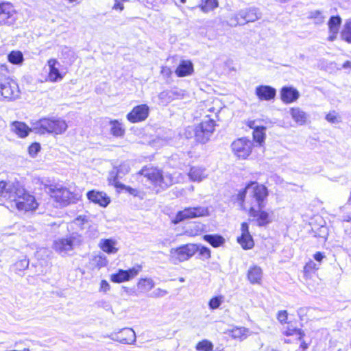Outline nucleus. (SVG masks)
<instances>
[{"instance_id":"7","label":"nucleus","mask_w":351,"mask_h":351,"mask_svg":"<svg viewBox=\"0 0 351 351\" xmlns=\"http://www.w3.org/2000/svg\"><path fill=\"white\" fill-rule=\"evenodd\" d=\"M82 242V237L77 233H73L68 237L56 240L53 243V248L60 254L64 256Z\"/></svg>"},{"instance_id":"20","label":"nucleus","mask_w":351,"mask_h":351,"mask_svg":"<svg viewBox=\"0 0 351 351\" xmlns=\"http://www.w3.org/2000/svg\"><path fill=\"white\" fill-rule=\"evenodd\" d=\"M276 94V89L269 86L261 85L256 88V95L260 100H271L275 97Z\"/></svg>"},{"instance_id":"30","label":"nucleus","mask_w":351,"mask_h":351,"mask_svg":"<svg viewBox=\"0 0 351 351\" xmlns=\"http://www.w3.org/2000/svg\"><path fill=\"white\" fill-rule=\"evenodd\" d=\"M109 182L110 184L114 185L117 188L125 190L126 192L133 195L134 197H140L142 198V197L141 196V192L139 191L120 183L119 181L117 180L116 177H114L113 179L110 178Z\"/></svg>"},{"instance_id":"33","label":"nucleus","mask_w":351,"mask_h":351,"mask_svg":"<svg viewBox=\"0 0 351 351\" xmlns=\"http://www.w3.org/2000/svg\"><path fill=\"white\" fill-rule=\"evenodd\" d=\"M130 170V165L127 162H124L121 163L117 169L116 173L112 171L108 177V179L111 178L113 179L114 177L117 178V180L118 181V177H122L127 174Z\"/></svg>"},{"instance_id":"35","label":"nucleus","mask_w":351,"mask_h":351,"mask_svg":"<svg viewBox=\"0 0 351 351\" xmlns=\"http://www.w3.org/2000/svg\"><path fill=\"white\" fill-rule=\"evenodd\" d=\"M111 125V134L117 137L123 136L125 133V129L123 128L121 123L117 120L110 121Z\"/></svg>"},{"instance_id":"42","label":"nucleus","mask_w":351,"mask_h":351,"mask_svg":"<svg viewBox=\"0 0 351 351\" xmlns=\"http://www.w3.org/2000/svg\"><path fill=\"white\" fill-rule=\"evenodd\" d=\"M92 261H93V264H94L95 266H97L99 268L105 267L108 264V261L106 258V257L104 256H101V255L95 256L93 258Z\"/></svg>"},{"instance_id":"19","label":"nucleus","mask_w":351,"mask_h":351,"mask_svg":"<svg viewBox=\"0 0 351 351\" xmlns=\"http://www.w3.org/2000/svg\"><path fill=\"white\" fill-rule=\"evenodd\" d=\"M300 97V93L293 87L285 86L280 90V97L285 104H290L295 101Z\"/></svg>"},{"instance_id":"34","label":"nucleus","mask_w":351,"mask_h":351,"mask_svg":"<svg viewBox=\"0 0 351 351\" xmlns=\"http://www.w3.org/2000/svg\"><path fill=\"white\" fill-rule=\"evenodd\" d=\"M114 245L115 242L112 239H104L101 242V248L108 254H114L117 252Z\"/></svg>"},{"instance_id":"46","label":"nucleus","mask_w":351,"mask_h":351,"mask_svg":"<svg viewBox=\"0 0 351 351\" xmlns=\"http://www.w3.org/2000/svg\"><path fill=\"white\" fill-rule=\"evenodd\" d=\"M318 269V266L313 261H309L304 267V273L306 276L308 275L310 272Z\"/></svg>"},{"instance_id":"16","label":"nucleus","mask_w":351,"mask_h":351,"mask_svg":"<svg viewBox=\"0 0 351 351\" xmlns=\"http://www.w3.org/2000/svg\"><path fill=\"white\" fill-rule=\"evenodd\" d=\"M47 66H49L47 81L55 83L61 81L64 78V73L60 72L59 69L60 64L56 59L50 58L47 61Z\"/></svg>"},{"instance_id":"17","label":"nucleus","mask_w":351,"mask_h":351,"mask_svg":"<svg viewBox=\"0 0 351 351\" xmlns=\"http://www.w3.org/2000/svg\"><path fill=\"white\" fill-rule=\"evenodd\" d=\"M241 235L238 237L239 243L245 250L252 249L254 245L252 237L249 232V226L247 223L243 222L241 227Z\"/></svg>"},{"instance_id":"4","label":"nucleus","mask_w":351,"mask_h":351,"mask_svg":"<svg viewBox=\"0 0 351 351\" xmlns=\"http://www.w3.org/2000/svg\"><path fill=\"white\" fill-rule=\"evenodd\" d=\"M215 119H205L198 125L189 126L186 129L185 135L186 138H191L194 136L196 141L204 144L208 142L215 130Z\"/></svg>"},{"instance_id":"51","label":"nucleus","mask_w":351,"mask_h":351,"mask_svg":"<svg viewBox=\"0 0 351 351\" xmlns=\"http://www.w3.org/2000/svg\"><path fill=\"white\" fill-rule=\"evenodd\" d=\"M286 335L287 336L297 335H299L300 339H301L302 336L304 335L302 331L300 329L296 328H288L287 330L286 331Z\"/></svg>"},{"instance_id":"22","label":"nucleus","mask_w":351,"mask_h":351,"mask_svg":"<svg viewBox=\"0 0 351 351\" xmlns=\"http://www.w3.org/2000/svg\"><path fill=\"white\" fill-rule=\"evenodd\" d=\"M17 186V184H15L12 182H5L4 181L0 182V197L7 199H10L13 197L15 189Z\"/></svg>"},{"instance_id":"64","label":"nucleus","mask_w":351,"mask_h":351,"mask_svg":"<svg viewBox=\"0 0 351 351\" xmlns=\"http://www.w3.org/2000/svg\"><path fill=\"white\" fill-rule=\"evenodd\" d=\"M138 1H141V2H143V3H147V4H152V2L151 1L149 0H138Z\"/></svg>"},{"instance_id":"1","label":"nucleus","mask_w":351,"mask_h":351,"mask_svg":"<svg viewBox=\"0 0 351 351\" xmlns=\"http://www.w3.org/2000/svg\"><path fill=\"white\" fill-rule=\"evenodd\" d=\"M267 196V189L256 182L248 183L237 195L241 208L247 210V204L250 216L256 217L259 226H265L271 222L268 213L262 210L265 206Z\"/></svg>"},{"instance_id":"48","label":"nucleus","mask_w":351,"mask_h":351,"mask_svg":"<svg viewBox=\"0 0 351 351\" xmlns=\"http://www.w3.org/2000/svg\"><path fill=\"white\" fill-rule=\"evenodd\" d=\"M197 252L203 258L208 259L210 257V250L207 247L198 245Z\"/></svg>"},{"instance_id":"36","label":"nucleus","mask_w":351,"mask_h":351,"mask_svg":"<svg viewBox=\"0 0 351 351\" xmlns=\"http://www.w3.org/2000/svg\"><path fill=\"white\" fill-rule=\"evenodd\" d=\"M8 60L13 64H21L24 58L23 53L20 51H12L8 54Z\"/></svg>"},{"instance_id":"8","label":"nucleus","mask_w":351,"mask_h":351,"mask_svg":"<svg viewBox=\"0 0 351 351\" xmlns=\"http://www.w3.org/2000/svg\"><path fill=\"white\" fill-rule=\"evenodd\" d=\"M49 194L56 203V206H65L74 200V195L67 188L58 185L49 187Z\"/></svg>"},{"instance_id":"40","label":"nucleus","mask_w":351,"mask_h":351,"mask_svg":"<svg viewBox=\"0 0 351 351\" xmlns=\"http://www.w3.org/2000/svg\"><path fill=\"white\" fill-rule=\"evenodd\" d=\"M195 348L198 351H212L213 349V344L211 341L207 339H204L196 345Z\"/></svg>"},{"instance_id":"18","label":"nucleus","mask_w":351,"mask_h":351,"mask_svg":"<svg viewBox=\"0 0 351 351\" xmlns=\"http://www.w3.org/2000/svg\"><path fill=\"white\" fill-rule=\"evenodd\" d=\"M86 195L90 202L101 207H106L110 202V197L104 192L93 190L88 191Z\"/></svg>"},{"instance_id":"53","label":"nucleus","mask_w":351,"mask_h":351,"mask_svg":"<svg viewBox=\"0 0 351 351\" xmlns=\"http://www.w3.org/2000/svg\"><path fill=\"white\" fill-rule=\"evenodd\" d=\"M110 286L106 280H102L100 282L99 291L106 293L110 290Z\"/></svg>"},{"instance_id":"29","label":"nucleus","mask_w":351,"mask_h":351,"mask_svg":"<svg viewBox=\"0 0 351 351\" xmlns=\"http://www.w3.org/2000/svg\"><path fill=\"white\" fill-rule=\"evenodd\" d=\"M228 335L233 339L242 341L249 335V329L245 327H235L228 331Z\"/></svg>"},{"instance_id":"12","label":"nucleus","mask_w":351,"mask_h":351,"mask_svg":"<svg viewBox=\"0 0 351 351\" xmlns=\"http://www.w3.org/2000/svg\"><path fill=\"white\" fill-rule=\"evenodd\" d=\"M112 341H118L122 344L132 345L134 344L136 339L135 332L130 328H124L118 332H112L109 335L104 336Z\"/></svg>"},{"instance_id":"9","label":"nucleus","mask_w":351,"mask_h":351,"mask_svg":"<svg viewBox=\"0 0 351 351\" xmlns=\"http://www.w3.org/2000/svg\"><path fill=\"white\" fill-rule=\"evenodd\" d=\"M208 215V209L203 206L188 207L177 213L172 220L175 224L186 220Z\"/></svg>"},{"instance_id":"27","label":"nucleus","mask_w":351,"mask_h":351,"mask_svg":"<svg viewBox=\"0 0 351 351\" xmlns=\"http://www.w3.org/2000/svg\"><path fill=\"white\" fill-rule=\"evenodd\" d=\"M290 114L294 121L300 125H304L308 119L306 113L300 108H291Z\"/></svg>"},{"instance_id":"24","label":"nucleus","mask_w":351,"mask_h":351,"mask_svg":"<svg viewBox=\"0 0 351 351\" xmlns=\"http://www.w3.org/2000/svg\"><path fill=\"white\" fill-rule=\"evenodd\" d=\"M237 16L243 19L246 23L254 22L260 17L256 8L241 10L237 14Z\"/></svg>"},{"instance_id":"49","label":"nucleus","mask_w":351,"mask_h":351,"mask_svg":"<svg viewBox=\"0 0 351 351\" xmlns=\"http://www.w3.org/2000/svg\"><path fill=\"white\" fill-rule=\"evenodd\" d=\"M168 294V291L165 289H162L160 288H157L155 290L153 291V292L151 293L150 296L152 298H162L165 297Z\"/></svg>"},{"instance_id":"11","label":"nucleus","mask_w":351,"mask_h":351,"mask_svg":"<svg viewBox=\"0 0 351 351\" xmlns=\"http://www.w3.org/2000/svg\"><path fill=\"white\" fill-rule=\"evenodd\" d=\"M17 19V13L10 2L0 3V26L12 25Z\"/></svg>"},{"instance_id":"55","label":"nucleus","mask_w":351,"mask_h":351,"mask_svg":"<svg viewBox=\"0 0 351 351\" xmlns=\"http://www.w3.org/2000/svg\"><path fill=\"white\" fill-rule=\"evenodd\" d=\"M114 10H119L122 11L124 9L123 4L118 0H115V3L112 7Z\"/></svg>"},{"instance_id":"15","label":"nucleus","mask_w":351,"mask_h":351,"mask_svg":"<svg viewBox=\"0 0 351 351\" xmlns=\"http://www.w3.org/2000/svg\"><path fill=\"white\" fill-rule=\"evenodd\" d=\"M149 108L146 104L138 105L133 108L127 114L128 120L131 123H138L145 121L149 115Z\"/></svg>"},{"instance_id":"44","label":"nucleus","mask_w":351,"mask_h":351,"mask_svg":"<svg viewBox=\"0 0 351 351\" xmlns=\"http://www.w3.org/2000/svg\"><path fill=\"white\" fill-rule=\"evenodd\" d=\"M326 119L331 123H338L341 121L340 117L335 111L327 114L326 116Z\"/></svg>"},{"instance_id":"23","label":"nucleus","mask_w":351,"mask_h":351,"mask_svg":"<svg viewBox=\"0 0 351 351\" xmlns=\"http://www.w3.org/2000/svg\"><path fill=\"white\" fill-rule=\"evenodd\" d=\"M341 23V19L339 16H331L328 21V25L329 28L330 36L328 40L330 41L336 38Z\"/></svg>"},{"instance_id":"14","label":"nucleus","mask_w":351,"mask_h":351,"mask_svg":"<svg viewBox=\"0 0 351 351\" xmlns=\"http://www.w3.org/2000/svg\"><path fill=\"white\" fill-rule=\"evenodd\" d=\"M142 267L139 265L128 270L119 269L117 272L111 274L110 280L115 283H121L129 281L136 277L141 271Z\"/></svg>"},{"instance_id":"38","label":"nucleus","mask_w":351,"mask_h":351,"mask_svg":"<svg viewBox=\"0 0 351 351\" xmlns=\"http://www.w3.org/2000/svg\"><path fill=\"white\" fill-rule=\"evenodd\" d=\"M341 36L343 40L351 44V19L345 23Z\"/></svg>"},{"instance_id":"21","label":"nucleus","mask_w":351,"mask_h":351,"mask_svg":"<svg viewBox=\"0 0 351 351\" xmlns=\"http://www.w3.org/2000/svg\"><path fill=\"white\" fill-rule=\"evenodd\" d=\"M188 176L191 181L200 182L207 178L208 173L205 168L199 166H194L191 167L190 171L188 173Z\"/></svg>"},{"instance_id":"41","label":"nucleus","mask_w":351,"mask_h":351,"mask_svg":"<svg viewBox=\"0 0 351 351\" xmlns=\"http://www.w3.org/2000/svg\"><path fill=\"white\" fill-rule=\"evenodd\" d=\"M309 17L314 20L317 24H321L324 21L325 17L322 12L319 10H314L310 12Z\"/></svg>"},{"instance_id":"62","label":"nucleus","mask_w":351,"mask_h":351,"mask_svg":"<svg viewBox=\"0 0 351 351\" xmlns=\"http://www.w3.org/2000/svg\"><path fill=\"white\" fill-rule=\"evenodd\" d=\"M350 67H351V62H350V61H346L343 64V68H344V69H348V68H350Z\"/></svg>"},{"instance_id":"50","label":"nucleus","mask_w":351,"mask_h":351,"mask_svg":"<svg viewBox=\"0 0 351 351\" xmlns=\"http://www.w3.org/2000/svg\"><path fill=\"white\" fill-rule=\"evenodd\" d=\"M62 55L64 58H69L71 60H73L74 59L73 51L67 47H64V48H62Z\"/></svg>"},{"instance_id":"31","label":"nucleus","mask_w":351,"mask_h":351,"mask_svg":"<svg viewBox=\"0 0 351 351\" xmlns=\"http://www.w3.org/2000/svg\"><path fill=\"white\" fill-rule=\"evenodd\" d=\"M154 286L155 282L150 278H141L137 283L138 289L143 293L149 292Z\"/></svg>"},{"instance_id":"3","label":"nucleus","mask_w":351,"mask_h":351,"mask_svg":"<svg viewBox=\"0 0 351 351\" xmlns=\"http://www.w3.org/2000/svg\"><path fill=\"white\" fill-rule=\"evenodd\" d=\"M32 124V132L38 134L58 135L64 133L68 125L62 119L43 118Z\"/></svg>"},{"instance_id":"5","label":"nucleus","mask_w":351,"mask_h":351,"mask_svg":"<svg viewBox=\"0 0 351 351\" xmlns=\"http://www.w3.org/2000/svg\"><path fill=\"white\" fill-rule=\"evenodd\" d=\"M13 197L10 199L14 202L19 210L29 211L37 208L38 204L33 195L26 193L25 189L17 184L13 194Z\"/></svg>"},{"instance_id":"58","label":"nucleus","mask_w":351,"mask_h":351,"mask_svg":"<svg viewBox=\"0 0 351 351\" xmlns=\"http://www.w3.org/2000/svg\"><path fill=\"white\" fill-rule=\"evenodd\" d=\"M170 94H173L172 92H168V91H163L160 93L159 95V99H165L167 97H171V96L169 95Z\"/></svg>"},{"instance_id":"32","label":"nucleus","mask_w":351,"mask_h":351,"mask_svg":"<svg viewBox=\"0 0 351 351\" xmlns=\"http://www.w3.org/2000/svg\"><path fill=\"white\" fill-rule=\"evenodd\" d=\"M204 240L214 247H219L225 242L224 238L218 234H205L204 236Z\"/></svg>"},{"instance_id":"10","label":"nucleus","mask_w":351,"mask_h":351,"mask_svg":"<svg viewBox=\"0 0 351 351\" xmlns=\"http://www.w3.org/2000/svg\"><path fill=\"white\" fill-rule=\"evenodd\" d=\"M0 93L5 99L12 100L19 97V90L16 82L0 74Z\"/></svg>"},{"instance_id":"52","label":"nucleus","mask_w":351,"mask_h":351,"mask_svg":"<svg viewBox=\"0 0 351 351\" xmlns=\"http://www.w3.org/2000/svg\"><path fill=\"white\" fill-rule=\"evenodd\" d=\"M15 265L19 271L25 270L29 266V261L27 259L21 260L16 262Z\"/></svg>"},{"instance_id":"28","label":"nucleus","mask_w":351,"mask_h":351,"mask_svg":"<svg viewBox=\"0 0 351 351\" xmlns=\"http://www.w3.org/2000/svg\"><path fill=\"white\" fill-rule=\"evenodd\" d=\"M193 71V64L190 61H182L176 70V74L178 77L189 75Z\"/></svg>"},{"instance_id":"2","label":"nucleus","mask_w":351,"mask_h":351,"mask_svg":"<svg viewBox=\"0 0 351 351\" xmlns=\"http://www.w3.org/2000/svg\"><path fill=\"white\" fill-rule=\"evenodd\" d=\"M141 173L146 177L154 185L156 193H159L178 182L177 173L173 175L169 173H162L156 168H144Z\"/></svg>"},{"instance_id":"43","label":"nucleus","mask_w":351,"mask_h":351,"mask_svg":"<svg viewBox=\"0 0 351 351\" xmlns=\"http://www.w3.org/2000/svg\"><path fill=\"white\" fill-rule=\"evenodd\" d=\"M223 296H216L211 298L208 302V306L210 309H217L223 302Z\"/></svg>"},{"instance_id":"47","label":"nucleus","mask_w":351,"mask_h":351,"mask_svg":"<svg viewBox=\"0 0 351 351\" xmlns=\"http://www.w3.org/2000/svg\"><path fill=\"white\" fill-rule=\"evenodd\" d=\"M40 150V145L38 143H32L28 148V152L32 157H35Z\"/></svg>"},{"instance_id":"63","label":"nucleus","mask_w":351,"mask_h":351,"mask_svg":"<svg viewBox=\"0 0 351 351\" xmlns=\"http://www.w3.org/2000/svg\"><path fill=\"white\" fill-rule=\"evenodd\" d=\"M0 70L1 71H7V66L4 64H2L0 66Z\"/></svg>"},{"instance_id":"26","label":"nucleus","mask_w":351,"mask_h":351,"mask_svg":"<svg viewBox=\"0 0 351 351\" xmlns=\"http://www.w3.org/2000/svg\"><path fill=\"white\" fill-rule=\"evenodd\" d=\"M247 278L252 284H260L263 278V271L257 265L250 267L247 272Z\"/></svg>"},{"instance_id":"25","label":"nucleus","mask_w":351,"mask_h":351,"mask_svg":"<svg viewBox=\"0 0 351 351\" xmlns=\"http://www.w3.org/2000/svg\"><path fill=\"white\" fill-rule=\"evenodd\" d=\"M11 130L21 138L26 137L32 131V128H29L25 123L20 121L12 123Z\"/></svg>"},{"instance_id":"39","label":"nucleus","mask_w":351,"mask_h":351,"mask_svg":"<svg viewBox=\"0 0 351 351\" xmlns=\"http://www.w3.org/2000/svg\"><path fill=\"white\" fill-rule=\"evenodd\" d=\"M217 0H205L201 5V10L204 12H209L218 7Z\"/></svg>"},{"instance_id":"59","label":"nucleus","mask_w":351,"mask_h":351,"mask_svg":"<svg viewBox=\"0 0 351 351\" xmlns=\"http://www.w3.org/2000/svg\"><path fill=\"white\" fill-rule=\"evenodd\" d=\"M314 258L318 261V262H321L322 261V259L324 258V255L322 253L318 252H316L315 254H314Z\"/></svg>"},{"instance_id":"61","label":"nucleus","mask_w":351,"mask_h":351,"mask_svg":"<svg viewBox=\"0 0 351 351\" xmlns=\"http://www.w3.org/2000/svg\"><path fill=\"white\" fill-rule=\"evenodd\" d=\"M343 221H351V215H344L342 217Z\"/></svg>"},{"instance_id":"45","label":"nucleus","mask_w":351,"mask_h":351,"mask_svg":"<svg viewBox=\"0 0 351 351\" xmlns=\"http://www.w3.org/2000/svg\"><path fill=\"white\" fill-rule=\"evenodd\" d=\"M220 112V110L219 108H215L214 106H209L205 111H204V114H205V117L206 118V119H209L210 118V119H213L212 117V114L210 113H214L215 114V117L216 118L218 117V113Z\"/></svg>"},{"instance_id":"57","label":"nucleus","mask_w":351,"mask_h":351,"mask_svg":"<svg viewBox=\"0 0 351 351\" xmlns=\"http://www.w3.org/2000/svg\"><path fill=\"white\" fill-rule=\"evenodd\" d=\"M247 125L250 127V128L255 130L256 128H259L260 126L256 125V121L255 120H249L247 122Z\"/></svg>"},{"instance_id":"56","label":"nucleus","mask_w":351,"mask_h":351,"mask_svg":"<svg viewBox=\"0 0 351 351\" xmlns=\"http://www.w3.org/2000/svg\"><path fill=\"white\" fill-rule=\"evenodd\" d=\"M161 73L167 77H169L171 74V71L169 67L163 66L161 69Z\"/></svg>"},{"instance_id":"37","label":"nucleus","mask_w":351,"mask_h":351,"mask_svg":"<svg viewBox=\"0 0 351 351\" xmlns=\"http://www.w3.org/2000/svg\"><path fill=\"white\" fill-rule=\"evenodd\" d=\"M265 130L266 128L264 126H261L259 128H256L253 132L254 140L260 145H261L262 143H264L265 141Z\"/></svg>"},{"instance_id":"13","label":"nucleus","mask_w":351,"mask_h":351,"mask_svg":"<svg viewBox=\"0 0 351 351\" xmlns=\"http://www.w3.org/2000/svg\"><path fill=\"white\" fill-rule=\"evenodd\" d=\"M252 143L251 141L241 138L232 143V149L234 154L241 159H245L252 152Z\"/></svg>"},{"instance_id":"6","label":"nucleus","mask_w":351,"mask_h":351,"mask_svg":"<svg viewBox=\"0 0 351 351\" xmlns=\"http://www.w3.org/2000/svg\"><path fill=\"white\" fill-rule=\"evenodd\" d=\"M198 250V245L188 243L176 248H171L169 254V261L173 264L189 260Z\"/></svg>"},{"instance_id":"54","label":"nucleus","mask_w":351,"mask_h":351,"mask_svg":"<svg viewBox=\"0 0 351 351\" xmlns=\"http://www.w3.org/2000/svg\"><path fill=\"white\" fill-rule=\"evenodd\" d=\"M278 319L281 322H285L287 319V313L286 311H281L278 314Z\"/></svg>"},{"instance_id":"60","label":"nucleus","mask_w":351,"mask_h":351,"mask_svg":"<svg viewBox=\"0 0 351 351\" xmlns=\"http://www.w3.org/2000/svg\"><path fill=\"white\" fill-rule=\"evenodd\" d=\"M345 232L346 236V239H349L351 243V226L350 228H346Z\"/></svg>"}]
</instances>
